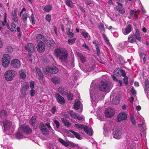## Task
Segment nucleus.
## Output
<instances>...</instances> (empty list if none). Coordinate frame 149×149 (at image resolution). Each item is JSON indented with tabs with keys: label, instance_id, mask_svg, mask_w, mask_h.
<instances>
[{
	"label": "nucleus",
	"instance_id": "nucleus-1",
	"mask_svg": "<svg viewBox=\"0 0 149 149\" xmlns=\"http://www.w3.org/2000/svg\"><path fill=\"white\" fill-rule=\"evenodd\" d=\"M95 84L92 83L91 84L90 89V95L91 102L93 105L95 104L99 100L104 98V95L100 93L96 90Z\"/></svg>",
	"mask_w": 149,
	"mask_h": 149
},
{
	"label": "nucleus",
	"instance_id": "nucleus-2",
	"mask_svg": "<svg viewBox=\"0 0 149 149\" xmlns=\"http://www.w3.org/2000/svg\"><path fill=\"white\" fill-rule=\"evenodd\" d=\"M54 52L61 62L68 63V54L67 50L61 48H58L55 49Z\"/></svg>",
	"mask_w": 149,
	"mask_h": 149
},
{
	"label": "nucleus",
	"instance_id": "nucleus-3",
	"mask_svg": "<svg viewBox=\"0 0 149 149\" xmlns=\"http://www.w3.org/2000/svg\"><path fill=\"white\" fill-rule=\"evenodd\" d=\"M111 88V83L110 82L108 81L103 80L100 83L99 89L101 91L108 93Z\"/></svg>",
	"mask_w": 149,
	"mask_h": 149
},
{
	"label": "nucleus",
	"instance_id": "nucleus-4",
	"mask_svg": "<svg viewBox=\"0 0 149 149\" xmlns=\"http://www.w3.org/2000/svg\"><path fill=\"white\" fill-rule=\"evenodd\" d=\"M40 129L43 134L47 135L48 133L52 135L54 134L53 130L50 126L49 123H46V125L43 123H41Z\"/></svg>",
	"mask_w": 149,
	"mask_h": 149
},
{
	"label": "nucleus",
	"instance_id": "nucleus-5",
	"mask_svg": "<svg viewBox=\"0 0 149 149\" xmlns=\"http://www.w3.org/2000/svg\"><path fill=\"white\" fill-rule=\"evenodd\" d=\"M136 40H138L140 42L141 41L139 30L137 29L136 30V32L134 34L130 35L128 38V40L129 42L131 43L135 42H136Z\"/></svg>",
	"mask_w": 149,
	"mask_h": 149
},
{
	"label": "nucleus",
	"instance_id": "nucleus-6",
	"mask_svg": "<svg viewBox=\"0 0 149 149\" xmlns=\"http://www.w3.org/2000/svg\"><path fill=\"white\" fill-rule=\"evenodd\" d=\"M3 125L4 132H6L7 134L9 135L13 133V131L10 128L12 123L10 121L5 120L2 122Z\"/></svg>",
	"mask_w": 149,
	"mask_h": 149
},
{
	"label": "nucleus",
	"instance_id": "nucleus-7",
	"mask_svg": "<svg viewBox=\"0 0 149 149\" xmlns=\"http://www.w3.org/2000/svg\"><path fill=\"white\" fill-rule=\"evenodd\" d=\"M74 127L79 129H83L86 133L90 136H91L93 133L92 129L85 125L76 124L74 125Z\"/></svg>",
	"mask_w": 149,
	"mask_h": 149
},
{
	"label": "nucleus",
	"instance_id": "nucleus-8",
	"mask_svg": "<svg viewBox=\"0 0 149 149\" xmlns=\"http://www.w3.org/2000/svg\"><path fill=\"white\" fill-rule=\"evenodd\" d=\"M58 71V68L55 66L52 67L48 66L46 67L44 72L46 74L49 75L51 74H56Z\"/></svg>",
	"mask_w": 149,
	"mask_h": 149
},
{
	"label": "nucleus",
	"instance_id": "nucleus-9",
	"mask_svg": "<svg viewBox=\"0 0 149 149\" xmlns=\"http://www.w3.org/2000/svg\"><path fill=\"white\" fill-rule=\"evenodd\" d=\"M16 72L13 70H9L6 72L4 74L5 79L8 81L12 80L13 77L15 75Z\"/></svg>",
	"mask_w": 149,
	"mask_h": 149
},
{
	"label": "nucleus",
	"instance_id": "nucleus-10",
	"mask_svg": "<svg viewBox=\"0 0 149 149\" xmlns=\"http://www.w3.org/2000/svg\"><path fill=\"white\" fill-rule=\"evenodd\" d=\"M10 57L8 54H4L3 56L2 60V65L3 67H7L10 63Z\"/></svg>",
	"mask_w": 149,
	"mask_h": 149
},
{
	"label": "nucleus",
	"instance_id": "nucleus-11",
	"mask_svg": "<svg viewBox=\"0 0 149 149\" xmlns=\"http://www.w3.org/2000/svg\"><path fill=\"white\" fill-rule=\"evenodd\" d=\"M115 111V110L113 108L111 107L108 108L105 110V116L106 117L111 118L114 116Z\"/></svg>",
	"mask_w": 149,
	"mask_h": 149
},
{
	"label": "nucleus",
	"instance_id": "nucleus-12",
	"mask_svg": "<svg viewBox=\"0 0 149 149\" xmlns=\"http://www.w3.org/2000/svg\"><path fill=\"white\" fill-rule=\"evenodd\" d=\"M29 84L27 82H25L22 85L21 91V94L20 95L21 98H24L26 96V91L29 88Z\"/></svg>",
	"mask_w": 149,
	"mask_h": 149
},
{
	"label": "nucleus",
	"instance_id": "nucleus-13",
	"mask_svg": "<svg viewBox=\"0 0 149 149\" xmlns=\"http://www.w3.org/2000/svg\"><path fill=\"white\" fill-rule=\"evenodd\" d=\"M113 138L119 139L123 136V133L120 130L114 129L113 130Z\"/></svg>",
	"mask_w": 149,
	"mask_h": 149
},
{
	"label": "nucleus",
	"instance_id": "nucleus-14",
	"mask_svg": "<svg viewBox=\"0 0 149 149\" xmlns=\"http://www.w3.org/2000/svg\"><path fill=\"white\" fill-rule=\"evenodd\" d=\"M20 129L27 134H30L32 132L31 129L26 125H22L20 128Z\"/></svg>",
	"mask_w": 149,
	"mask_h": 149
},
{
	"label": "nucleus",
	"instance_id": "nucleus-15",
	"mask_svg": "<svg viewBox=\"0 0 149 149\" xmlns=\"http://www.w3.org/2000/svg\"><path fill=\"white\" fill-rule=\"evenodd\" d=\"M58 141L61 144L66 147L70 146L73 148L75 147V145L74 143L70 141H65L61 138H59Z\"/></svg>",
	"mask_w": 149,
	"mask_h": 149
},
{
	"label": "nucleus",
	"instance_id": "nucleus-16",
	"mask_svg": "<svg viewBox=\"0 0 149 149\" xmlns=\"http://www.w3.org/2000/svg\"><path fill=\"white\" fill-rule=\"evenodd\" d=\"M114 74L118 77H120L121 76L125 77L126 75L125 71L120 68L116 69L113 72Z\"/></svg>",
	"mask_w": 149,
	"mask_h": 149
},
{
	"label": "nucleus",
	"instance_id": "nucleus-17",
	"mask_svg": "<svg viewBox=\"0 0 149 149\" xmlns=\"http://www.w3.org/2000/svg\"><path fill=\"white\" fill-rule=\"evenodd\" d=\"M11 65L14 68H18L20 66V62L17 59H13L11 62Z\"/></svg>",
	"mask_w": 149,
	"mask_h": 149
},
{
	"label": "nucleus",
	"instance_id": "nucleus-18",
	"mask_svg": "<svg viewBox=\"0 0 149 149\" xmlns=\"http://www.w3.org/2000/svg\"><path fill=\"white\" fill-rule=\"evenodd\" d=\"M55 97L57 101L61 104H64L65 103L64 98L59 94L56 93L55 94Z\"/></svg>",
	"mask_w": 149,
	"mask_h": 149
},
{
	"label": "nucleus",
	"instance_id": "nucleus-19",
	"mask_svg": "<svg viewBox=\"0 0 149 149\" xmlns=\"http://www.w3.org/2000/svg\"><path fill=\"white\" fill-rule=\"evenodd\" d=\"M140 12V11L139 10H131L130 11V15L128 17V18L130 19L132 17H134L137 18L138 17V15Z\"/></svg>",
	"mask_w": 149,
	"mask_h": 149
},
{
	"label": "nucleus",
	"instance_id": "nucleus-20",
	"mask_svg": "<svg viewBox=\"0 0 149 149\" xmlns=\"http://www.w3.org/2000/svg\"><path fill=\"white\" fill-rule=\"evenodd\" d=\"M127 114L124 112L119 113L117 117V120L118 122H120L122 120H126L127 118Z\"/></svg>",
	"mask_w": 149,
	"mask_h": 149
},
{
	"label": "nucleus",
	"instance_id": "nucleus-21",
	"mask_svg": "<svg viewBox=\"0 0 149 149\" xmlns=\"http://www.w3.org/2000/svg\"><path fill=\"white\" fill-rule=\"evenodd\" d=\"M95 67V65L93 63L92 64L91 63H89L87 64L85 67L86 70L90 72L92 71Z\"/></svg>",
	"mask_w": 149,
	"mask_h": 149
},
{
	"label": "nucleus",
	"instance_id": "nucleus-22",
	"mask_svg": "<svg viewBox=\"0 0 149 149\" xmlns=\"http://www.w3.org/2000/svg\"><path fill=\"white\" fill-rule=\"evenodd\" d=\"M45 50V45L43 42H39L38 43V51L42 52Z\"/></svg>",
	"mask_w": 149,
	"mask_h": 149
},
{
	"label": "nucleus",
	"instance_id": "nucleus-23",
	"mask_svg": "<svg viewBox=\"0 0 149 149\" xmlns=\"http://www.w3.org/2000/svg\"><path fill=\"white\" fill-rule=\"evenodd\" d=\"M132 26L129 24L125 29L122 30V32L124 34L127 35L132 31Z\"/></svg>",
	"mask_w": 149,
	"mask_h": 149
},
{
	"label": "nucleus",
	"instance_id": "nucleus-24",
	"mask_svg": "<svg viewBox=\"0 0 149 149\" xmlns=\"http://www.w3.org/2000/svg\"><path fill=\"white\" fill-rule=\"evenodd\" d=\"M12 18L13 21L15 22H17L18 18L17 15V11L14 10L11 13Z\"/></svg>",
	"mask_w": 149,
	"mask_h": 149
},
{
	"label": "nucleus",
	"instance_id": "nucleus-25",
	"mask_svg": "<svg viewBox=\"0 0 149 149\" xmlns=\"http://www.w3.org/2000/svg\"><path fill=\"white\" fill-rule=\"evenodd\" d=\"M118 6H116V8L117 10L120 13L123 14L125 13L124 9L122 7V4L118 2H117Z\"/></svg>",
	"mask_w": 149,
	"mask_h": 149
},
{
	"label": "nucleus",
	"instance_id": "nucleus-26",
	"mask_svg": "<svg viewBox=\"0 0 149 149\" xmlns=\"http://www.w3.org/2000/svg\"><path fill=\"white\" fill-rule=\"evenodd\" d=\"M25 49L28 52H33L34 51V49L33 44L31 43H28L27 45L25 46Z\"/></svg>",
	"mask_w": 149,
	"mask_h": 149
},
{
	"label": "nucleus",
	"instance_id": "nucleus-27",
	"mask_svg": "<svg viewBox=\"0 0 149 149\" xmlns=\"http://www.w3.org/2000/svg\"><path fill=\"white\" fill-rule=\"evenodd\" d=\"M82 104L80 101L76 99L75 100L74 105V109L77 110L80 107H82Z\"/></svg>",
	"mask_w": 149,
	"mask_h": 149
},
{
	"label": "nucleus",
	"instance_id": "nucleus-28",
	"mask_svg": "<svg viewBox=\"0 0 149 149\" xmlns=\"http://www.w3.org/2000/svg\"><path fill=\"white\" fill-rule=\"evenodd\" d=\"M93 43L95 45V47L97 54L98 56H99L100 53V44L98 41L96 40H94Z\"/></svg>",
	"mask_w": 149,
	"mask_h": 149
},
{
	"label": "nucleus",
	"instance_id": "nucleus-29",
	"mask_svg": "<svg viewBox=\"0 0 149 149\" xmlns=\"http://www.w3.org/2000/svg\"><path fill=\"white\" fill-rule=\"evenodd\" d=\"M38 75L39 77H40L39 80L40 83L42 84H44V83L45 82V80L44 79L43 77V74L39 70V69L38 68Z\"/></svg>",
	"mask_w": 149,
	"mask_h": 149
},
{
	"label": "nucleus",
	"instance_id": "nucleus-30",
	"mask_svg": "<svg viewBox=\"0 0 149 149\" xmlns=\"http://www.w3.org/2000/svg\"><path fill=\"white\" fill-rule=\"evenodd\" d=\"M36 116H33L32 117L30 120L29 123L30 124L34 127L36 124L37 120Z\"/></svg>",
	"mask_w": 149,
	"mask_h": 149
},
{
	"label": "nucleus",
	"instance_id": "nucleus-31",
	"mask_svg": "<svg viewBox=\"0 0 149 149\" xmlns=\"http://www.w3.org/2000/svg\"><path fill=\"white\" fill-rule=\"evenodd\" d=\"M74 57H72V60L71 61L69 62V64L67 66V68L69 69H71L74 66Z\"/></svg>",
	"mask_w": 149,
	"mask_h": 149
},
{
	"label": "nucleus",
	"instance_id": "nucleus-32",
	"mask_svg": "<svg viewBox=\"0 0 149 149\" xmlns=\"http://www.w3.org/2000/svg\"><path fill=\"white\" fill-rule=\"evenodd\" d=\"M61 120L62 122L64 123V126L67 127L69 128L71 126V124L66 119L62 118Z\"/></svg>",
	"mask_w": 149,
	"mask_h": 149
},
{
	"label": "nucleus",
	"instance_id": "nucleus-33",
	"mask_svg": "<svg viewBox=\"0 0 149 149\" xmlns=\"http://www.w3.org/2000/svg\"><path fill=\"white\" fill-rule=\"evenodd\" d=\"M77 57L80 59L82 63H84L85 62V58L83 56L81 53L77 52Z\"/></svg>",
	"mask_w": 149,
	"mask_h": 149
},
{
	"label": "nucleus",
	"instance_id": "nucleus-34",
	"mask_svg": "<svg viewBox=\"0 0 149 149\" xmlns=\"http://www.w3.org/2000/svg\"><path fill=\"white\" fill-rule=\"evenodd\" d=\"M81 35L85 38H87L89 39L90 36L89 34L85 30H83L81 32Z\"/></svg>",
	"mask_w": 149,
	"mask_h": 149
},
{
	"label": "nucleus",
	"instance_id": "nucleus-35",
	"mask_svg": "<svg viewBox=\"0 0 149 149\" xmlns=\"http://www.w3.org/2000/svg\"><path fill=\"white\" fill-rule=\"evenodd\" d=\"M52 81L54 84H59L60 82V79L56 77H52Z\"/></svg>",
	"mask_w": 149,
	"mask_h": 149
},
{
	"label": "nucleus",
	"instance_id": "nucleus-36",
	"mask_svg": "<svg viewBox=\"0 0 149 149\" xmlns=\"http://www.w3.org/2000/svg\"><path fill=\"white\" fill-rule=\"evenodd\" d=\"M52 9V6L51 5L46 6L43 9L46 12H49Z\"/></svg>",
	"mask_w": 149,
	"mask_h": 149
},
{
	"label": "nucleus",
	"instance_id": "nucleus-37",
	"mask_svg": "<svg viewBox=\"0 0 149 149\" xmlns=\"http://www.w3.org/2000/svg\"><path fill=\"white\" fill-rule=\"evenodd\" d=\"M0 115L1 118H5L7 116V112L5 110H2L1 111Z\"/></svg>",
	"mask_w": 149,
	"mask_h": 149
},
{
	"label": "nucleus",
	"instance_id": "nucleus-38",
	"mask_svg": "<svg viewBox=\"0 0 149 149\" xmlns=\"http://www.w3.org/2000/svg\"><path fill=\"white\" fill-rule=\"evenodd\" d=\"M28 17L27 13H25L22 15V18L24 23H25L27 21V19Z\"/></svg>",
	"mask_w": 149,
	"mask_h": 149
},
{
	"label": "nucleus",
	"instance_id": "nucleus-39",
	"mask_svg": "<svg viewBox=\"0 0 149 149\" xmlns=\"http://www.w3.org/2000/svg\"><path fill=\"white\" fill-rule=\"evenodd\" d=\"M145 84L146 86V88L145 89V91H147L149 88V81L148 79L146 78L145 80Z\"/></svg>",
	"mask_w": 149,
	"mask_h": 149
},
{
	"label": "nucleus",
	"instance_id": "nucleus-40",
	"mask_svg": "<svg viewBox=\"0 0 149 149\" xmlns=\"http://www.w3.org/2000/svg\"><path fill=\"white\" fill-rule=\"evenodd\" d=\"M65 3L66 5L71 7L73 6V3L70 0H65Z\"/></svg>",
	"mask_w": 149,
	"mask_h": 149
},
{
	"label": "nucleus",
	"instance_id": "nucleus-41",
	"mask_svg": "<svg viewBox=\"0 0 149 149\" xmlns=\"http://www.w3.org/2000/svg\"><path fill=\"white\" fill-rule=\"evenodd\" d=\"M44 36L41 34H38V43L39 42H44Z\"/></svg>",
	"mask_w": 149,
	"mask_h": 149
},
{
	"label": "nucleus",
	"instance_id": "nucleus-42",
	"mask_svg": "<svg viewBox=\"0 0 149 149\" xmlns=\"http://www.w3.org/2000/svg\"><path fill=\"white\" fill-rule=\"evenodd\" d=\"M102 36L104 40H105V42L108 45H110V44L109 42V40L108 39L104 33H103Z\"/></svg>",
	"mask_w": 149,
	"mask_h": 149
},
{
	"label": "nucleus",
	"instance_id": "nucleus-43",
	"mask_svg": "<svg viewBox=\"0 0 149 149\" xmlns=\"http://www.w3.org/2000/svg\"><path fill=\"white\" fill-rule=\"evenodd\" d=\"M20 129H19V131L16 134V136L17 139H20L22 138L23 137V134L22 133L20 132Z\"/></svg>",
	"mask_w": 149,
	"mask_h": 149
},
{
	"label": "nucleus",
	"instance_id": "nucleus-44",
	"mask_svg": "<svg viewBox=\"0 0 149 149\" xmlns=\"http://www.w3.org/2000/svg\"><path fill=\"white\" fill-rule=\"evenodd\" d=\"M140 57L141 60L143 59V62L144 63L147 58L146 55L144 54L143 53H141L140 54Z\"/></svg>",
	"mask_w": 149,
	"mask_h": 149
},
{
	"label": "nucleus",
	"instance_id": "nucleus-45",
	"mask_svg": "<svg viewBox=\"0 0 149 149\" xmlns=\"http://www.w3.org/2000/svg\"><path fill=\"white\" fill-rule=\"evenodd\" d=\"M76 39L75 38L72 39H69L68 41V44L70 45H71L74 44L75 42Z\"/></svg>",
	"mask_w": 149,
	"mask_h": 149
},
{
	"label": "nucleus",
	"instance_id": "nucleus-46",
	"mask_svg": "<svg viewBox=\"0 0 149 149\" xmlns=\"http://www.w3.org/2000/svg\"><path fill=\"white\" fill-rule=\"evenodd\" d=\"M69 131L71 132L72 134H73L75 137L78 139H81V137L80 135L76 132L73 131L72 130H70Z\"/></svg>",
	"mask_w": 149,
	"mask_h": 149
},
{
	"label": "nucleus",
	"instance_id": "nucleus-47",
	"mask_svg": "<svg viewBox=\"0 0 149 149\" xmlns=\"http://www.w3.org/2000/svg\"><path fill=\"white\" fill-rule=\"evenodd\" d=\"M68 113L72 117L74 118H75V117L77 114L76 113L73 112V111L71 110H70L68 111Z\"/></svg>",
	"mask_w": 149,
	"mask_h": 149
},
{
	"label": "nucleus",
	"instance_id": "nucleus-48",
	"mask_svg": "<svg viewBox=\"0 0 149 149\" xmlns=\"http://www.w3.org/2000/svg\"><path fill=\"white\" fill-rule=\"evenodd\" d=\"M70 29H69V30L67 31L66 33L69 38H72L73 37L74 34L73 33L70 32Z\"/></svg>",
	"mask_w": 149,
	"mask_h": 149
},
{
	"label": "nucleus",
	"instance_id": "nucleus-49",
	"mask_svg": "<svg viewBox=\"0 0 149 149\" xmlns=\"http://www.w3.org/2000/svg\"><path fill=\"white\" fill-rule=\"evenodd\" d=\"M99 29L101 31H104V28L103 24L101 23H100L98 24Z\"/></svg>",
	"mask_w": 149,
	"mask_h": 149
},
{
	"label": "nucleus",
	"instance_id": "nucleus-50",
	"mask_svg": "<svg viewBox=\"0 0 149 149\" xmlns=\"http://www.w3.org/2000/svg\"><path fill=\"white\" fill-rule=\"evenodd\" d=\"M11 30L13 32H15L16 31V26L15 24L13 22H12L11 23Z\"/></svg>",
	"mask_w": 149,
	"mask_h": 149
},
{
	"label": "nucleus",
	"instance_id": "nucleus-51",
	"mask_svg": "<svg viewBox=\"0 0 149 149\" xmlns=\"http://www.w3.org/2000/svg\"><path fill=\"white\" fill-rule=\"evenodd\" d=\"M19 73L20 77V78L23 79H24L26 77L25 74L24 72H19Z\"/></svg>",
	"mask_w": 149,
	"mask_h": 149
},
{
	"label": "nucleus",
	"instance_id": "nucleus-52",
	"mask_svg": "<svg viewBox=\"0 0 149 149\" xmlns=\"http://www.w3.org/2000/svg\"><path fill=\"white\" fill-rule=\"evenodd\" d=\"M75 118L79 120H82L84 118V117L81 115H78L77 114H76Z\"/></svg>",
	"mask_w": 149,
	"mask_h": 149
},
{
	"label": "nucleus",
	"instance_id": "nucleus-53",
	"mask_svg": "<svg viewBox=\"0 0 149 149\" xmlns=\"http://www.w3.org/2000/svg\"><path fill=\"white\" fill-rule=\"evenodd\" d=\"M119 100L120 98L118 97V99H117L116 100V99H113L112 100V101L113 104H116L119 103Z\"/></svg>",
	"mask_w": 149,
	"mask_h": 149
},
{
	"label": "nucleus",
	"instance_id": "nucleus-54",
	"mask_svg": "<svg viewBox=\"0 0 149 149\" xmlns=\"http://www.w3.org/2000/svg\"><path fill=\"white\" fill-rule=\"evenodd\" d=\"M124 77L123 80L124 83L126 85H127L128 84V78L126 76Z\"/></svg>",
	"mask_w": 149,
	"mask_h": 149
},
{
	"label": "nucleus",
	"instance_id": "nucleus-55",
	"mask_svg": "<svg viewBox=\"0 0 149 149\" xmlns=\"http://www.w3.org/2000/svg\"><path fill=\"white\" fill-rule=\"evenodd\" d=\"M6 49L9 52H11L13 50V48L10 46L7 47Z\"/></svg>",
	"mask_w": 149,
	"mask_h": 149
},
{
	"label": "nucleus",
	"instance_id": "nucleus-56",
	"mask_svg": "<svg viewBox=\"0 0 149 149\" xmlns=\"http://www.w3.org/2000/svg\"><path fill=\"white\" fill-rule=\"evenodd\" d=\"M51 17L50 15L49 14H47L46 15L45 19L48 22H50L51 20Z\"/></svg>",
	"mask_w": 149,
	"mask_h": 149
},
{
	"label": "nucleus",
	"instance_id": "nucleus-57",
	"mask_svg": "<svg viewBox=\"0 0 149 149\" xmlns=\"http://www.w3.org/2000/svg\"><path fill=\"white\" fill-rule=\"evenodd\" d=\"M31 21L32 24H34L35 22L34 21V15L32 14L31 16Z\"/></svg>",
	"mask_w": 149,
	"mask_h": 149
},
{
	"label": "nucleus",
	"instance_id": "nucleus-58",
	"mask_svg": "<svg viewBox=\"0 0 149 149\" xmlns=\"http://www.w3.org/2000/svg\"><path fill=\"white\" fill-rule=\"evenodd\" d=\"M67 97L68 98V99L69 100H72L73 99V95L72 94H68Z\"/></svg>",
	"mask_w": 149,
	"mask_h": 149
},
{
	"label": "nucleus",
	"instance_id": "nucleus-59",
	"mask_svg": "<svg viewBox=\"0 0 149 149\" xmlns=\"http://www.w3.org/2000/svg\"><path fill=\"white\" fill-rule=\"evenodd\" d=\"M54 122L56 126V128L57 129H58L60 126V124L58 121L56 120H54Z\"/></svg>",
	"mask_w": 149,
	"mask_h": 149
},
{
	"label": "nucleus",
	"instance_id": "nucleus-60",
	"mask_svg": "<svg viewBox=\"0 0 149 149\" xmlns=\"http://www.w3.org/2000/svg\"><path fill=\"white\" fill-rule=\"evenodd\" d=\"M34 82L33 81H32L31 82L30 84V87L31 89H33L34 88Z\"/></svg>",
	"mask_w": 149,
	"mask_h": 149
},
{
	"label": "nucleus",
	"instance_id": "nucleus-61",
	"mask_svg": "<svg viewBox=\"0 0 149 149\" xmlns=\"http://www.w3.org/2000/svg\"><path fill=\"white\" fill-rule=\"evenodd\" d=\"M56 110V108L55 107H53L51 109V111L52 113L54 114L55 113Z\"/></svg>",
	"mask_w": 149,
	"mask_h": 149
},
{
	"label": "nucleus",
	"instance_id": "nucleus-62",
	"mask_svg": "<svg viewBox=\"0 0 149 149\" xmlns=\"http://www.w3.org/2000/svg\"><path fill=\"white\" fill-rule=\"evenodd\" d=\"M143 122L141 124H138V126L139 127H143L145 126L143 120Z\"/></svg>",
	"mask_w": 149,
	"mask_h": 149
},
{
	"label": "nucleus",
	"instance_id": "nucleus-63",
	"mask_svg": "<svg viewBox=\"0 0 149 149\" xmlns=\"http://www.w3.org/2000/svg\"><path fill=\"white\" fill-rule=\"evenodd\" d=\"M85 2L87 5H89L91 3V1L90 0H85Z\"/></svg>",
	"mask_w": 149,
	"mask_h": 149
},
{
	"label": "nucleus",
	"instance_id": "nucleus-64",
	"mask_svg": "<svg viewBox=\"0 0 149 149\" xmlns=\"http://www.w3.org/2000/svg\"><path fill=\"white\" fill-rule=\"evenodd\" d=\"M35 93V91L33 90H31V96H33Z\"/></svg>",
	"mask_w": 149,
	"mask_h": 149
}]
</instances>
